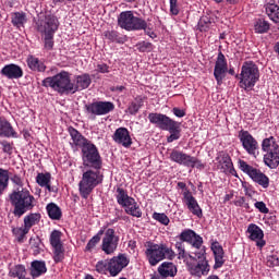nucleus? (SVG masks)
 I'll list each match as a JSON object with an SVG mask.
<instances>
[{
  "label": "nucleus",
  "mask_w": 279,
  "mask_h": 279,
  "mask_svg": "<svg viewBox=\"0 0 279 279\" xmlns=\"http://www.w3.org/2000/svg\"><path fill=\"white\" fill-rule=\"evenodd\" d=\"M82 161L86 170L83 171L78 182V193L83 199H86L99 184H104V172H101V169H104V159L101 158V154H98L82 159Z\"/></svg>",
  "instance_id": "1"
},
{
  "label": "nucleus",
  "mask_w": 279,
  "mask_h": 279,
  "mask_svg": "<svg viewBox=\"0 0 279 279\" xmlns=\"http://www.w3.org/2000/svg\"><path fill=\"white\" fill-rule=\"evenodd\" d=\"M10 180L17 187L9 194V201L13 208L14 217L21 219L23 215L36 208V197L32 195L29 189L24 187L25 177L15 173L11 175Z\"/></svg>",
  "instance_id": "2"
},
{
  "label": "nucleus",
  "mask_w": 279,
  "mask_h": 279,
  "mask_svg": "<svg viewBox=\"0 0 279 279\" xmlns=\"http://www.w3.org/2000/svg\"><path fill=\"white\" fill-rule=\"evenodd\" d=\"M179 240L180 241L175 242L174 244L178 260H183L184 265H186L190 259L195 260V256L186 252V246L184 243H189V245L194 247V250H202L204 245V238L197 234V232L193 231V229H185L179 234Z\"/></svg>",
  "instance_id": "3"
},
{
  "label": "nucleus",
  "mask_w": 279,
  "mask_h": 279,
  "mask_svg": "<svg viewBox=\"0 0 279 279\" xmlns=\"http://www.w3.org/2000/svg\"><path fill=\"white\" fill-rule=\"evenodd\" d=\"M144 247L145 258L150 267H156V265L165 259L173 260L175 258V251L165 243L158 244L153 241H146Z\"/></svg>",
  "instance_id": "4"
},
{
  "label": "nucleus",
  "mask_w": 279,
  "mask_h": 279,
  "mask_svg": "<svg viewBox=\"0 0 279 279\" xmlns=\"http://www.w3.org/2000/svg\"><path fill=\"white\" fill-rule=\"evenodd\" d=\"M130 265V258L126 254L120 253L110 259H100L96 263L95 269L97 274L101 276H111V278H117L121 271Z\"/></svg>",
  "instance_id": "5"
},
{
  "label": "nucleus",
  "mask_w": 279,
  "mask_h": 279,
  "mask_svg": "<svg viewBox=\"0 0 279 279\" xmlns=\"http://www.w3.org/2000/svg\"><path fill=\"white\" fill-rule=\"evenodd\" d=\"M68 132L71 136L72 142H70V145L72 149L81 147L82 160L99 155V148L88 138L84 137L77 129L70 126Z\"/></svg>",
  "instance_id": "6"
},
{
  "label": "nucleus",
  "mask_w": 279,
  "mask_h": 279,
  "mask_svg": "<svg viewBox=\"0 0 279 279\" xmlns=\"http://www.w3.org/2000/svg\"><path fill=\"white\" fill-rule=\"evenodd\" d=\"M45 88H52L60 95H73V82L71 81V73L61 71L54 76L46 77L43 81Z\"/></svg>",
  "instance_id": "7"
},
{
  "label": "nucleus",
  "mask_w": 279,
  "mask_h": 279,
  "mask_svg": "<svg viewBox=\"0 0 279 279\" xmlns=\"http://www.w3.org/2000/svg\"><path fill=\"white\" fill-rule=\"evenodd\" d=\"M195 259H189L185 266L191 276L194 278H204L210 274V264L206 258V246H202L198 252L194 253Z\"/></svg>",
  "instance_id": "8"
},
{
  "label": "nucleus",
  "mask_w": 279,
  "mask_h": 279,
  "mask_svg": "<svg viewBox=\"0 0 279 279\" xmlns=\"http://www.w3.org/2000/svg\"><path fill=\"white\" fill-rule=\"evenodd\" d=\"M260 80V71L254 61H245L242 64L239 86L246 93L252 90Z\"/></svg>",
  "instance_id": "9"
},
{
  "label": "nucleus",
  "mask_w": 279,
  "mask_h": 279,
  "mask_svg": "<svg viewBox=\"0 0 279 279\" xmlns=\"http://www.w3.org/2000/svg\"><path fill=\"white\" fill-rule=\"evenodd\" d=\"M262 151L264 155V165L269 169H278L279 167V144L276 137H266L262 142Z\"/></svg>",
  "instance_id": "10"
},
{
  "label": "nucleus",
  "mask_w": 279,
  "mask_h": 279,
  "mask_svg": "<svg viewBox=\"0 0 279 279\" xmlns=\"http://www.w3.org/2000/svg\"><path fill=\"white\" fill-rule=\"evenodd\" d=\"M118 25L121 29H125L126 32H141L147 29V21L134 16V12L132 11L121 12L118 16Z\"/></svg>",
  "instance_id": "11"
},
{
  "label": "nucleus",
  "mask_w": 279,
  "mask_h": 279,
  "mask_svg": "<svg viewBox=\"0 0 279 279\" xmlns=\"http://www.w3.org/2000/svg\"><path fill=\"white\" fill-rule=\"evenodd\" d=\"M238 167L240 171L248 175V178H251L255 184H258L262 186V189H269V177L260 171V169L250 166L245 160L242 159L238 161Z\"/></svg>",
  "instance_id": "12"
},
{
  "label": "nucleus",
  "mask_w": 279,
  "mask_h": 279,
  "mask_svg": "<svg viewBox=\"0 0 279 279\" xmlns=\"http://www.w3.org/2000/svg\"><path fill=\"white\" fill-rule=\"evenodd\" d=\"M85 114L95 121L97 117H104L110 114L114 110V104L111 101H95L84 106Z\"/></svg>",
  "instance_id": "13"
},
{
  "label": "nucleus",
  "mask_w": 279,
  "mask_h": 279,
  "mask_svg": "<svg viewBox=\"0 0 279 279\" xmlns=\"http://www.w3.org/2000/svg\"><path fill=\"white\" fill-rule=\"evenodd\" d=\"M60 27V21L53 14H46L36 22V31L41 35L56 34Z\"/></svg>",
  "instance_id": "14"
},
{
  "label": "nucleus",
  "mask_w": 279,
  "mask_h": 279,
  "mask_svg": "<svg viewBox=\"0 0 279 279\" xmlns=\"http://www.w3.org/2000/svg\"><path fill=\"white\" fill-rule=\"evenodd\" d=\"M49 241L52 247L54 263H62V260H64V245L62 244V232L60 230L51 231Z\"/></svg>",
  "instance_id": "15"
},
{
  "label": "nucleus",
  "mask_w": 279,
  "mask_h": 279,
  "mask_svg": "<svg viewBox=\"0 0 279 279\" xmlns=\"http://www.w3.org/2000/svg\"><path fill=\"white\" fill-rule=\"evenodd\" d=\"M238 138L246 154L256 157V151H258V141L250 134V131L240 130Z\"/></svg>",
  "instance_id": "16"
},
{
  "label": "nucleus",
  "mask_w": 279,
  "mask_h": 279,
  "mask_svg": "<svg viewBox=\"0 0 279 279\" xmlns=\"http://www.w3.org/2000/svg\"><path fill=\"white\" fill-rule=\"evenodd\" d=\"M148 121L153 125H156V128H159V130H163L166 132L167 130H174L175 124L178 123L175 120L169 118L167 114L158 112L149 113Z\"/></svg>",
  "instance_id": "17"
},
{
  "label": "nucleus",
  "mask_w": 279,
  "mask_h": 279,
  "mask_svg": "<svg viewBox=\"0 0 279 279\" xmlns=\"http://www.w3.org/2000/svg\"><path fill=\"white\" fill-rule=\"evenodd\" d=\"M119 247V236L114 233V229H107L101 242V250L107 256H112Z\"/></svg>",
  "instance_id": "18"
},
{
  "label": "nucleus",
  "mask_w": 279,
  "mask_h": 279,
  "mask_svg": "<svg viewBox=\"0 0 279 279\" xmlns=\"http://www.w3.org/2000/svg\"><path fill=\"white\" fill-rule=\"evenodd\" d=\"M228 73V59H226V54L219 51L216 58V63L214 68V77L218 84L221 86L223 84V80H226V75Z\"/></svg>",
  "instance_id": "19"
},
{
  "label": "nucleus",
  "mask_w": 279,
  "mask_h": 279,
  "mask_svg": "<svg viewBox=\"0 0 279 279\" xmlns=\"http://www.w3.org/2000/svg\"><path fill=\"white\" fill-rule=\"evenodd\" d=\"M246 234L247 239L253 241L258 250H263V247L267 245V241H265V232L258 225L250 223L246 229Z\"/></svg>",
  "instance_id": "20"
},
{
  "label": "nucleus",
  "mask_w": 279,
  "mask_h": 279,
  "mask_svg": "<svg viewBox=\"0 0 279 279\" xmlns=\"http://www.w3.org/2000/svg\"><path fill=\"white\" fill-rule=\"evenodd\" d=\"M112 141L117 143V145H121L125 149H130L132 147V135H130V131L128 128L120 126L118 128L113 135Z\"/></svg>",
  "instance_id": "21"
},
{
  "label": "nucleus",
  "mask_w": 279,
  "mask_h": 279,
  "mask_svg": "<svg viewBox=\"0 0 279 279\" xmlns=\"http://www.w3.org/2000/svg\"><path fill=\"white\" fill-rule=\"evenodd\" d=\"M182 203L186 206L187 210H190L195 217H198V219L204 217V211L202 210L197 198L193 196V192L185 193V195L182 197Z\"/></svg>",
  "instance_id": "22"
},
{
  "label": "nucleus",
  "mask_w": 279,
  "mask_h": 279,
  "mask_svg": "<svg viewBox=\"0 0 279 279\" xmlns=\"http://www.w3.org/2000/svg\"><path fill=\"white\" fill-rule=\"evenodd\" d=\"M74 82L75 83H72V95H75V93H78V90H86V88L93 84V78L90 77V74L83 73L75 75Z\"/></svg>",
  "instance_id": "23"
},
{
  "label": "nucleus",
  "mask_w": 279,
  "mask_h": 279,
  "mask_svg": "<svg viewBox=\"0 0 279 279\" xmlns=\"http://www.w3.org/2000/svg\"><path fill=\"white\" fill-rule=\"evenodd\" d=\"M216 160L220 165L223 173H231V175H234V173H236V170H234V163H232V158H230V155L228 153H218Z\"/></svg>",
  "instance_id": "24"
},
{
  "label": "nucleus",
  "mask_w": 279,
  "mask_h": 279,
  "mask_svg": "<svg viewBox=\"0 0 279 279\" xmlns=\"http://www.w3.org/2000/svg\"><path fill=\"white\" fill-rule=\"evenodd\" d=\"M0 73L3 77H7V80H21V77H23V68L17 64L10 63L4 65Z\"/></svg>",
  "instance_id": "25"
},
{
  "label": "nucleus",
  "mask_w": 279,
  "mask_h": 279,
  "mask_svg": "<svg viewBox=\"0 0 279 279\" xmlns=\"http://www.w3.org/2000/svg\"><path fill=\"white\" fill-rule=\"evenodd\" d=\"M157 274L160 278H175L178 276V266L173 262H162L158 268Z\"/></svg>",
  "instance_id": "26"
},
{
  "label": "nucleus",
  "mask_w": 279,
  "mask_h": 279,
  "mask_svg": "<svg viewBox=\"0 0 279 279\" xmlns=\"http://www.w3.org/2000/svg\"><path fill=\"white\" fill-rule=\"evenodd\" d=\"M211 252L215 258L214 269H221L226 264L223 246L218 241H215L211 243Z\"/></svg>",
  "instance_id": "27"
},
{
  "label": "nucleus",
  "mask_w": 279,
  "mask_h": 279,
  "mask_svg": "<svg viewBox=\"0 0 279 279\" xmlns=\"http://www.w3.org/2000/svg\"><path fill=\"white\" fill-rule=\"evenodd\" d=\"M36 182L38 183L39 186L43 189H46L48 193H58V189L56 186H51V173L46 172V173H38L36 177Z\"/></svg>",
  "instance_id": "28"
},
{
  "label": "nucleus",
  "mask_w": 279,
  "mask_h": 279,
  "mask_svg": "<svg viewBox=\"0 0 279 279\" xmlns=\"http://www.w3.org/2000/svg\"><path fill=\"white\" fill-rule=\"evenodd\" d=\"M169 158H170L171 162H175L177 165H182L183 167H189V162L191 160V155H189L182 150L172 149Z\"/></svg>",
  "instance_id": "29"
},
{
  "label": "nucleus",
  "mask_w": 279,
  "mask_h": 279,
  "mask_svg": "<svg viewBox=\"0 0 279 279\" xmlns=\"http://www.w3.org/2000/svg\"><path fill=\"white\" fill-rule=\"evenodd\" d=\"M145 99H147V97H145L143 95H137L129 104L126 112H129V114H132L133 117H135V114H138L141 108H143V106H145Z\"/></svg>",
  "instance_id": "30"
},
{
  "label": "nucleus",
  "mask_w": 279,
  "mask_h": 279,
  "mask_svg": "<svg viewBox=\"0 0 279 279\" xmlns=\"http://www.w3.org/2000/svg\"><path fill=\"white\" fill-rule=\"evenodd\" d=\"M26 63L31 71H35L37 73H45V71H47V65H45V62L35 56H28Z\"/></svg>",
  "instance_id": "31"
},
{
  "label": "nucleus",
  "mask_w": 279,
  "mask_h": 279,
  "mask_svg": "<svg viewBox=\"0 0 279 279\" xmlns=\"http://www.w3.org/2000/svg\"><path fill=\"white\" fill-rule=\"evenodd\" d=\"M122 208H124L126 215H131V217H136L137 219H141V217H143L141 206H138V203H136V199H134V197L130 202L125 203Z\"/></svg>",
  "instance_id": "32"
},
{
  "label": "nucleus",
  "mask_w": 279,
  "mask_h": 279,
  "mask_svg": "<svg viewBox=\"0 0 279 279\" xmlns=\"http://www.w3.org/2000/svg\"><path fill=\"white\" fill-rule=\"evenodd\" d=\"M0 136H5L7 138H16V132L12 128V124H10L8 120L1 117H0Z\"/></svg>",
  "instance_id": "33"
},
{
  "label": "nucleus",
  "mask_w": 279,
  "mask_h": 279,
  "mask_svg": "<svg viewBox=\"0 0 279 279\" xmlns=\"http://www.w3.org/2000/svg\"><path fill=\"white\" fill-rule=\"evenodd\" d=\"M43 274H47V264L41 260H34L31 264L32 278H40Z\"/></svg>",
  "instance_id": "34"
},
{
  "label": "nucleus",
  "mask_w": 279,
  "mask_h": 279,
  "mask_svg": "<svg viewBox=\"0 0 279 279\" xmlns=\"http://www.w3.org/2000/svg\"><path fill=\"white\" fill-rule=\"evenodd\" d=\"M47 215L52 221H60L62 219V209L56 203H49L46 206Z\"/></svg>",
  "instance_id": "35"
},
{
  "label": "nucleus",
  "mask_w": 279,
  "mask_h": 279,
  "mask_svg": "<svg viewBox=\"0 0 279 279\" xmlns=\"http://www.w3.org/2000/svg\"><path fill=\"white\" fill-rule=\"evenodd\" d=\"M264 8L268 19H270L272 23L278 24L279 23V5L276 3H266Z\"/></svg>",
  "instance_id": "36"
},
{
  "label": "nucleus",
  "mask_w": 279,
  "mask_h": 279,
  "mask_svg": "<svg viewBox=\"0 0 279 279\" xmlns=\"http://www.w3.org/2000/svg\"><path fill=\"white\" fill-rule=\"evenodd\" d=\"M11 23L13 27L21 29V27H25V23H27V14L25 12H14L11 14Z\"/></svg>",
  "instance_id": "37"
},
{
  "label": "nucleus",
  "mask_w": 279,
  "mask_h": 279,
  "mask_svg": "<svg viewBox=\"0 0 279 279\" xmlns=\"http://www.w3.org/2000/svg\"><path fill=\"white\" fill-rule=\"evenodd\" d=\"M40 219H43L40 213H29L24 217V226L28 230H32L34 226H38V223H40Z\"/></svg>",
  "instance_id": "38"
},
{
  "label": "nucleus",
  "mask_w": 279,
  "mask_h": 279,
  "mask_svg": "<svg viewBox=\"0 0 279 279\" xmlns=\"http://www.w3.org/2000/svg\"><path fill=\"white\" fill-rule=\"evenodd\" d=\"M29 247L31 251L33 252V256H38V254H40L43 252V240L40 239V236H33L29 239Z\"/></svg>",
  "instance_id": "39"
},
{
  "label": "nucleus",
  "mask_w": 279,
  "mask_h": 279,
  "mask_svg": "<svg viewBox=\"0 0 279 279\" xmlns=\"http://www.w3.org/2000/svg\"><path fill=\"white\" fill-rule=\"evenodd\" d=\"M133 197L128 195V191H125L123 187L119 186L116 190V199L119 204V206H124L130 202Z\"/></svg>",
  "instance_id": "40"
},
{
  "label": "nucleus",
  "mask_w": 279,
  "mask_h": 279,
  "mask_svg": "<svg viewBox=\"0 0 279 279\" xmlns=\"http://www.w3.org/2000/svg\"><path fill=\"white\" fill-rule=\"evenodd\" d=\"M25 276H27V270L23 265H15L9 269L10 278L25 279Z\"/></svg>",
  "instance_id": "41"
},
{
  "label": "nucleus",
  "mask_w": 279,
  "mask_h": 279,
  "mask_svg": "<svg viewBox=\"0 0 279 279\" xmlns=\"http://www.w3.org/2000/svg\"><path fill=\"white\" fill-rule=\"evenodd\" d=\"M269 22L265 19H257L254 22L255 34H267L269 32Z\"/></svg>",
  "instance_id": "42"
},
{
  "label": "nucleus",
  "mask_w": 279,
  "mask_h": 279,
  "mask_svg": "<svg viewBox=\"0 0 279 279\" xmlns=\"http://www.w3.org/2000/svg\"><path fill=\"white\" fill-rule=\"evenodd\" d=\"M10 184V171L0 168V195L8 189Z\"/></svg>",
  "instance_id": "43"
},
{
  "label": "nucleus",
  "mask_w": 279,
  "mask_h": 279,
  "mask_svg": "<svg viewBox=\"0 0 279 279\" xmlns=\"http://www.w3.org/2000/svg\"><path fill=\"white\" fill-rule=\"evenodd\" d=\"M44 39V49L46 51H53L56 41L53 40L56 34L41 35Z\"/></svg>",
  "instance_id": "44"
},
{
  "label": "nucleus",
  "mask_w": 279,
  "mask_h": 279,
  "mask_svg": "<svg viewBox=\"0 0 279 279\" xmlns=\"http://www.w3.org/2000/svg\"><path fill=\"white\" fill-rule=\"evenodd\" d=\"M12 233L14 234V236H16L17 241L21 243L23 242V239H25V236L29 234V230L24 225V227L13 228Z\"/></svg>",
  "instance_id": "45"
},
{
  "label": "nucleus",
  "mask_w": 279,
  "mask_h": 279,
  "mask_svg": "<svg viewBox=\"0 0 279 279\" xmlns=\"http://www.w3.org/2000/svg\"><path fill=\"white\" fill-rule=\"evenodd\" d=\"M210 25H213V21L208 16H202L198 21L197 27L199 32H208L210 29Z\"/></svg>",
  "instance_id": "46"
},
{
  "label": "nucleus",
  "mask_w": 279,
  "mask_h": 279,
  "mask_svg": "<svg viewBox=\"0 0 279 279\" xmlns=\"http://www.w3.org/2000/svg\"><path fill=\"white\" fill-rule=\"evenodd\" d=\"M104 36L110 43H119V44L123 43V38L119 36V33L117 31H106L104 33Z\"/></svg>",
  "instance_id": "47"
},
{
  "label": "nucleus",
  "mask_w": 279,
  "mask_h": 279,
  "mask_svg": "<svg viewBox=\"0 0 279 279\" xmlns=\"http://www.w3.org/2000/svg\"><path fill=\"white\" fill-rule=\"evenodd\" d=\"M166 132L170 133V135L167 137V143H173V141H179V138H180V123L177 122L174 129L167 130Z\"/></svg>",
  "instance_id": "48"
},
{
  "label": "nucleus",
  "mask_w": 279,
  "mask_h": 279,
  "mask_svg": "<svg viewBox=\"0 0 279 279\" xmlns=\"http://www.w3.org/2000/svg\"><path fill=\"white\" fill-rule=\"evenodd\" d=\"M187 167H191V169H199V171L206 169V165L202 162L197 157L190 156V161L187 163Z\"/></svg>",
  "instance_id": "49"
},
{
  "label": "nucleus",
  "mask_w": 279,
  "mask_h": 279,
  "mask_svg": "<svg viewBox=\"0 0 279 279\" xmlns=\"http://www.w3.org/2000/svg\"><path fill=\"white\" fill-rule=\"evenodd\" d=\"M233 204L238 208H244V210H246V213H250V210L252 208V207H250V203H247V201L245 199V196L236 197V199L233 202Z\"/></svg>",
  "instance_id": "50"
},
{
  "label": "nucleus",
  "mask_w": 279,
  "mask_h": 279,
  "mask_svg": "<svg viewBox=\"0 0 279 279\" xmlns=\"http://www.w3.org/2000/svg\"><path fill=\"white\" fill-rule=\"evenodd\" d=\"M153 219H155V221H158L162 226H167L171 221L169 219V216H167V214H165V213H156V211L153 214Z\"/></svg>",
  "instance_id": "51"
},
{
  "label": "nucleus",
  "mask_w": 279,
  "mask_h": 279,
  "mask_svg": "<svg viewBox=\"0 0 279 279\" xmlns=\"http://www.w3.org/2000/svg\"><path fill=\"white\" fill-rule=\"evenodd\" d=\"M136 47L141 53H147L154 49V45L148 41H141L136 45Z\"/></svg>",
  "instance_id": "52"
},
{
  "label": "nucleus",
  "mask_w": 279,
  "mask_h": 279,
  "mask_svg": "<svg viewBox=\"0 0 279 279\" xmlns=\"http://www.w3.org/2000/svg\"><path fill=\"white\" fill-rule=\"evenodd\" d=\"M99 241H101V238H99V235H94L86 244L85 252H92L93 250H95Z\"/></svg>",
  "instance_id": "53"
},
{
  "label": "nucleus",
  "mask_w": 279,
  "mask_h": 279,
  "mask_svg": "<svg viewBox=\"0 0 279 279\" xmlns=\"http://www.w3.org/2000/svg\"><path fill=\"white\" fill-rule=\"evenodd\" d=\"M267 267H278L279 258L278 255H268L266 258Z\"/></svg>",
  "instance_id": "54"
},
{
  "label": "nucleus",
  "mask_w": 279,
  "mask_h": 279,
  "mask_svg": "<svg viewBox=\"0 0 279 279\" xmlns=\"http://www.w3.org/2000/svg\"><path fill=\"white\" fill-rule=\"evenodd\" d=\"M171 16H178L180 14V7H178V0H169Z\"/></svg>",
  "instance_id": "55"
},
{
  "label": "nucleus",
  "mask_w": 279,
  "mask_h": 279,
  "mask_svg": "<svg viewBox=\"0 0 279 279\" xmlns=\"http://www.w3.org/2000/svg\"><path fill=\"white\" fill-rule=\"evenodd\" d=\"M242 189H244V193L246 197H254V195H256V191L254 190V186L247 183H243Z\"/></svg>",
  "instance_id": "56"
},
{
  "label": "nucleus",
  "mask_w": 279,
  "mask_h": 279,
  "mask_svg": "<svg viewBox=\"0 0 279 279\" xmlns=\"http://www.w3.org/2000/svg\"><path fill=\"white\" fill-rule=\"evenodd\" d=\"M255 208L257 210H259L263 215H267V213H269V208H267V205L265 204V202L259 201V202H255L254 204Z\"/></svg>",
  "instance_id": "57"
},
{
  "label": "nucleus",
  "mask_w": 279,
  "mask_h": 279,
  "mask_svg": "<svg viewBox=\"0 0 279 279\" xmlns=\"http://www.w3.org/2000/svg\"><path fill=\"white\" fill-rule=\"evenodd\" d=\"M0 145L2 146V151H4V154H9V155L12 154L14 147L12 146V144H11L10 142H8V141H2V142L0 143Z\"/></svg>",
  "instance_id": "58"
},
{
  "label": "nucleus",
  "mask_w": 279,
  "mask_h": 279,
  "mask_svg": "<svg viewBox=\"0 0 279 279\" xmlns=\"http://www.w3.org/2000/svg\"><path fill=\"white\" fill-rule=\"evenodd\" d=\"M172 112H173L174 117H178L179 119L186 117V111L184 109H180L178 107H174L172 109Z\"/></svg>",
  "instance_id": "59"
},
{
  "label": "nucleus",
  "mask_w": 279,
  "mask_h": 279,
  "mask_svg": "<svg viewBox=\"0 0 279 279\" xmlns=\"http://www.w3.org/2000/svg\"><path fill=\"white\" fill-rule=\"evenodd\" d=\"M98 73H110V66L106 63H100L97 65Z\"/></svg>",
  "instance_id": "60"
},
{
  "label": "nucleus",
  "mask_w": 279,
  "mask_h": 279,
  "mask_svg": "<svg viewBox=\"0 0 279 279\" xmlns=\"http://www.w3.org/2000/svg\"><path fill=\"white\" fill-rule=\"evenodd\" d=\"M178 187L181 189L182 192V197H184V195H186V193H191V190L186 186V183L184 182H178Z\"/></svg>",
  "instance_id": "61"
},
{
  "label": "nucleus",
  "mask_w": 279,
  "mask_h": 279,
  "mask_svg": "<svg viewBox=\"0 0 279 279\" xmlns=\"http://www.w3.org/2000/svg\"><path fill=\"white\" fill-rule=\"evenodd\" d=\"M112 93H123V90H125V86L121 85V86H116V87H111Z\"/></svg>",
  "instance_id": "62"
},
{
  "label": "nucleus",
  "mask_w": 279,
  "mask_h": 279,
  "mask_svg": "<svg viewBox=\"0 0 279 279\" xmlns=\"http://www.w3.org/2000/svg\"><path fill=\"white\" fill-rule=\"evenodd\" d=\"M145 34H147V36H149V38H156V33H154V31L151 29H147V26H146V29H144Z\"/></svg>",
  "instance_id": "63"
},
{
  "label": "nucleus",
  "mask_w": 279,
  "mask_h": 279,
  "mask_svg": "<svg viewBox=\"0 0 279 279\" xmlns=\"http://www.w3.org/2000/svg\"><path fill=\"white\" fill-rule=\"evenodd\" d=\"M22 134H23V137L25 138V141H29V138H32V134L27 130H24L22 132Z\"/></svg>",
  "instance_id": "64"
}]
</instances>
